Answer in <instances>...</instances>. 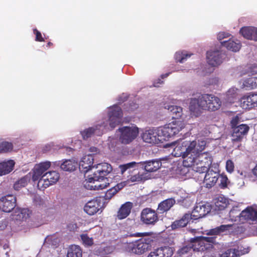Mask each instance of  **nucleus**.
I'll return each mask as SVG.
<instances>
[{
    "label": "nucleus",
    "instance_id": "62",
    "mask_svg": "<svg viewBox=\"0 0 257 257\" xmlns=\"http://www.w3.org/2000/svg\"><path fill=\"white\" fill-rule=\"evenodd\" d=\"M203 257H215L213 255H210V256H207V255H204Z\"/></svg>",
    "mask_w": 257,
    "mask_h": 257
},
{
    "label": "nucleus",
    "instance_id": "9",
    "mask_svg": "<svg viewBox=\"0 0 257 257\" xmlns=\"http://www.w3.org/2000/svg\"><path fill=\"white\" fill-rule=\"evenodd\" d=\"M141 221L147 225H155L159 221L157 212L151 208L143 209L141 213Z\"/></svg>",
    "mask_w": 257,
    "mask_h": 257
},
{
    "label": "nucleus",
    "instance_id": "49",
    "mask_svg": "<svg viewBox=\"0 0 257 257\" xmlns=\"http://www.w3.org/2000/svg\"><path fill=\"white\" fill-rule=\"evenodd\" d=\"M234 163L230 160H228L226 163V169L227 172L232 173L234 171Z\"/></svg>",
    "mask_w": 257,
    "mask_h": 257
},
{
    "label": "nucleus",
    "instance_id": "51",
    "mask_svg": "<svg viewBox=\"0 0 257 257\" xmlns=\"http://www.w3.org/2000/svg\"><path fill=\"white\" fill-rule=\"evenodd\" d=\"M239 121V117L237 116H235L233 117L232 120H231V125L232 128L238 126L237 124Z\"/></svg>",
    "mask_w": 257,
    "mask_h": 257
},
{
    "label": "nucleus",
    "instance_id": "34",
    "mask_svg": "<svg viewBox=\"0 0 257 257\" xmlns=\"http://www.w3.org/2000/svg\"><path fill=\"white\" fill-rule=\"evenodd\" d=\"M221 43L222 46L225 47L228 50L233 52L239 51L241 48V44L239 42H236L230 39L227 41L221 42Z\"/></svg>",
    "mask_w": 257,
    "mask_h": 257
},
{
    "label": "nucleus",
    "instance_id": "21",
    "mask_svg": "<svg viewBox=\"0 0 257 257\" xmlns=\"http://www.w3.org/2000/svg\"><path fill=\"white\" fill-rule=\"evenodd\" d=\"M51 166L50 162H45L41 163L39 164L35 165L34 169V172L32 179L34 181H37L42 179V176L44 172L48 170Z\"/></svg>",
    "mask_w": 257,
    "mask_h": 257
},
{
    "label": "nucleus",
    "instance_id": "15",
    "mask_svg": "<svg viewBox=\"0 0 257 257\" xmlns=\"http://www.w3.org/2000/svg\"><path fill=\"white\" fill-rule=\"evenodd\" d=\"M59 177V174L56 171H49L44 174L42 176V179L39 180L38 184H41L43 182L42 185L44 187L47 188L55 184L58 181Z\"/></svg>",
    "mask_w": 257,
    "mask_h": 257
},
{
    "label": "nucleus",
    "instance_id": "57",
    "mask_svg": "<svg viewBox=\"0 0 257 257\" xmlns=\"http://www.w3.org/2000/svg\"><path fill=\"white\" fill-rule=\"evenodd\" d=\"M252 172L253 175L257 177V165L253 169Z\"/></svg>",
    "mask_w": 257,
    "mask_h": 257
},
{
    "label": "nucleus",
    "instance_id": "7",
    "mask_svg": "<svg viewBox=\"0 0 257 257\" xmlns=\"http://www.w3.org/2000/svg\"><path fill=\"white\" fill-rule=\"evenodd\" d=\"M151 247V245L148 240L144 238H141L135 241L127 242L125 246V250L130 253L136 254H142Z\"/></svg>",
    "mask_w": 257,
    "mask_h": 257
},
{
    "label": "nucleus",
    "instance_id": "27",
    "mask_svg": "<svg viewBox=\"0 0 257 257\" xmlns=\"http://www.w3.org/2000/svg\"><path fill=\"white\" fill-rule=\"evenodd\" d=\"M133 207V203L127 202L122 205L117 212V218L119 219H123L127 217L131 213Z\"/></svg>",
    "mask_w": 257,
    "mask_h": 257
},
{
    "label": "nucleus",
    "instance_id": "54",
    "mask_svg": "<svg viewBox=\"0 0 257 257\" xmlns=\"http://www.w3.org/2000/svg\"><path fill=\"white\" fill-rule=\"evenodd\" d=\"M163 83V81L160 78L158 79L156 81L154 82V86L155 87H158L159 84H162Z\"/></svg>",
    "mask_w": 257,
    "mask_h": 257
},
{
    "label": "nucleus",
    "instance_id": "41",
    "mask_svg": "<svg viewBox=\"0 0 257 257\" xmlns=\"http://www.w3.org/2000/svg\"><path fill=\"white\" fill-rule=\"evenodd\" d=\"M30 180L29 177L27 176H25L17 181H16L14 184V188L15 190H19L23 187H25L28 183V182Z\"/></svg>",
    "mask_w": 257,
    "mask_h": 257
},
{
    "label": "nucleus",
    "instance_id": "39",
    "mask_svg": "<svg viewBox=\"0 0 257 257\" xmlns=\"http://www.w3.org/2000/svg\"><path fill=\"white\" fill-rule=\"evenodd\" d=\"M242 86L246 89H252L257 88V77H250L244 80Z\"/></svg>",
    "mask_w": 257,
    "mask_h": 257
},
{
    "label": "nucleus",
    "instance_id": "63",
    "mask_svg": "<svg viewBox=\"0 0 257 257\" xmlns=\"http://www.w3.org/2000/svg\"><path fill=\"white\" fill-rule=\"evenodd\" d=\"M72 225H73H73H74L75 228L77 227V225H76V224H73Z\"/></svg>",
    "mask_w": 257,
    "mask_h": 257
},
{
    "label": "nucleus",
    "instance_id": "42",
    "mask_svg": "<svg viewBox=\"0 0 257 257\" xmlns=\"http://www.w3.org/2000/svg\"><path fill=\"white\" fill-rule=\"evenodd\" d=\"M229 217L232 220L236 221L238 218L241 221V212L237 206L233 207L229 211Z\"/></svg>",
    "mask_w": 257,
    "mask_h": 257
},
{
    "label": "nucleus",
    "instance_id": "32",
    "mask_svg": "<svg viewBox=\"0 0 257 257\" xmlns=\"http://www.w3.org/2000/svg\"><path fill=\"white\" fill-rule=\"evenodd\" d=\"M231 224L221 225L215 228L210 229L206 231V234L208 235H217L220 234L221 233L229 230L231 227Z\"/></svg>",
    "mask_w": 257,
    "mask_h": 257
},
{
    "label": "nucleus",
    "instance_id": "14",
    "mask_svg": "<svg viewBox=\"0 0 257 257\" xmlns=\"http://www.w3.org/2000/svg\"><path fill=\"white\" fill-rule=\"evenodd\" d=\"M159 131H160L159 127L146 131L142 135L143 140L144 142L150 144H155L158 141H161V133Z\"/></svg>",
    "mask_w": 257,
    "mask_h": 257
},
{
    "label": "nucleus",
    "instance_id": "23",
    "mask_svg": "<svg viewBox=\"0 0 257 257\" xmlns=\"http://www.w3.org/2000/svg\"><path fill=\"white\" fill-rule=\"evenodd\" d=\"M173 252V249L171 247H161L150 252L147 257H171Z\"/></svg>",
    "mask_w": 257,
    "mask_h": 257
},
{
    "label": "nucleus",
    "instance_id": "35",
    "mask_svg": "<svg viewBox=\"0 0 257 257\" xmlns=\"http://www.w3.org/2000/svg\"><path fill=\"white\" fill-rule=\"evenodd\" d=\"M214 204L215 209L216 210L221 211L227 207L229 202L227 198L224 197L219 196L215 199Z\"/></svg>",
    "mask_w": 257,
    "mask_h": 257
},
{
    "label": "nucleus",
    "instance_id": "19",
    "mask_svg": "<svg viewBox=\"0 0 257 257\" xmlns=\"http://www.w3.org/2000/svg\"><path fill=\"white\" fill-rule=\"evenodd\" d=\"M240 104L243 109H250L257 106V94L250 93L243 96L240 98Z\"/></svg>",
    "mask_w": 257,
    "mask_h": 257
},
{
    "label": "nucleus",
    "instance_id": "17",
    "mask_svg": "<svg viewBox=\"0 0 257 257\" xmlns=\"http://www.w3.org/2000/svg\"><path fill=\"white\" fill-rule=\"evenodd\" d=\"M206 58L209 65L215 67L222 62V54L219 50H210L207 52Z\"/></svg>",
    "mask_w": 257,
    "mask_h": 257
},
{
    "label": "nucleus",
    "instance_id": "1",
    "mask_svg": "<svg viewBox=\"0 0 257 257\" xmlns=\"http://www.w3.org/2000/svg\"><path fill=\"white\" fill-rule=\"evenodd\" d=\"M205 142L198 143L196 151L190 157L183 160V165L186 167H193V169L199 173H204L210 169L212 158L208 152H201L205 149Z\"/></svg>",
    "mask_w": 257,
    "mask_h": 257
},
{
    "label": "nucleus",
    "instance_id": "11",
    "mask_svg": "<svg viewBox=\"0 0 257 257\" xmlns=\"http://www.w3.org/2000/svg\"><path fill=\"white\" fill-rule=\"evenodd\" d=\"M108 112L109 126L113 129L121 122L123 113L121 108L117 105L112 106Z\"/></svg>",
    "mask_w": 257,
    "mask_h": 257
},
{
    "label": "nucleus",
    "instance_id": "55",
    "mask_svg": "<svg viewBox=\"0 0 257 257\" xmlns=\"http://www.w3.org/2000/svg\"><path fill=\"white\" fill-rule=\"evenodd\" d=\"M141 179V178H140L139 176L137 177L136 175L133 176L131 178V180L133 182L139 181Z\"/></svg>",
    "mask_w": 257,
    "mask_h": 257
},
{
    "label": "nucleus",
    "instance_id": "36",
    "mask_svg": "<svg viewBox=\"0 0 257 257\" xmlns=\"http://www.w3.org/2000/svg\"><path fill=\"white\" fill-rule=\"evenodd\" d=\"M67 257H82L81 248L78 245H71L68 249Z\"/></svg>",
    "mask_w": 257,
    "mask_h": 257
},
{
    "label": "nucleus",
    "instance_id": "46",
    "mask_svg": "<svg viewBox=\"0 0 257 257\" xmlns=\"http://www.w3.org/2000/svg\"><path fill=\"white\" fill-rule=\"evenodd\" d=\"M220 177V183L219 186L221 189H225L227 188L228 184L230 183L227 177L225 175H221Z\"/></svg>",
    "mask_w": 257,
    "mask_h": 257
},
{
    "label": "nucleus",
    "instance_id": "50",
    "mask_svg": "<svg viewBox=\"0 0 257 257\" xmlns=\"http://www.w3.org/2000/svg\"><path fill=\"white\" fill-rule=\"evenodd\" d=\"M17 216L19 217L20 219L21 218L23 220H26L29 217L28 210L25 209H22Z\"/></svg>",
    "mask_w": 257,
    "mask_h": 257
},
{
    "label": "nucleus",
    "instance_id": "56",
    "mask_svg": "<svg viewBox=\"0 0 257 257\" xmlns=\"http://www.w3.org/2000/svg\"><path fill=\"white\" fill-rule=\"evenodd\" d=\"M170 74V73H167L161 75V79H164V78L167 77Z\"/></svg>",
    "mask_w": 257,
    "mask_h": 257
},
{
    "label": "nucleus",
    "instance_id": "33",
    "mask_svg": "<svg viewBox=\"0 0 257 257\" xmlns=\"http://www.w3.org/2000/svg\"><path fill=\"white\" fill-rule=\"evenodd\" d=\"M77 163L73 160H66L60 165L61 169L64 171L72 172L77 167Z\"/></svg>",
    "mask_w": 257,
    "mask_h": 257
},
{
    "label": "nucleus",
    "instance_id": "13",
    "mask_svg": "<svg viewBox=\"0 0 257 257\" xmlns=\"http://www.w3.org/2000/svg\"><path fill=\"white\" fill-rule=\"evenodd\" d=\"M16 197L13 195H7L0 198V209L5 212H11L16 207Z\"/></svg>",
    "mask_w": 257,
    "mask_h": 257
},
{
    "label": "nucleus",
    "instance_id": "25",
    "mask_svg": "<svg viewBox=\"0 0 257 257\" xmlns=\"http://www.w3.org/2000/svg\"><path fill=\"white\" fill-rule=\"evenodd\" d=\"M241 35L245 39L257 41V28L254 27H244L239 31Z\"/></svg>",
    "mask_w": 257,
    "mask_h": 257
},
{
    "label": "nucleus",
    "instance_id": "20",
    "mask_svg": "<svg viewBox=\"0 0 257 257\" xmlns=\"http://www.w3.org/2000/svg\"><path fill=\"white\" fill-rule=\"evenodd\" d=\"M94 161L93 156L91 155H86L82 157L79 163V170L80 171L86 173L92 168H94L96 165L93 166Z\"/></svg>",
    "mask_w": 257,
    "mask_h": 257
},
{
    "label": "nucleus",
    "instance_id": "48",
    "mask_svg": "<svg viewBox=\"0 0 257 257\" xmlns=\"http://www.w3.org/2000/svg\"><path fill=\"white\" fill-rule=\"evenodd\" d=\"M34 34L36 35L35 40L38 42H44L45 41L44 38L40 31L37 29L33 30Z\"/></svg>",
    "mask_w": 257,
    "mask_h": 257
},
{
    "label": "nucleus",
    "instance_id": "58",
    "mask_svg": "<svg viewBox=\"0 0 257 257\" xmlns=\"http://www.w3.org/2000/svg\"><path fill=\"white\" fill-rule=\"evenodd\" d=\"M138 105L137 104L133 103V107L130 108L129 110H132L134 109H136V108H138Z\"/></svg>",
    "mask_w": 257,
    "mask_h": 257
},
{
    "label": "nucleus",
    "instance_id": "61",
    "mask_svg": "<svg viewBox=\"0 0 257 257\" xmlns=\"http://www.w3.org/2000/svg\"><path fill=\"white\" fill-rule=\"evenodd\" d=\"M254 69H255V70H252L251 71V72L254 73H257V67H254Z\"/></svg>",
    "mask_w": 257,
    "mask_h": 257
},
{
    "label": "nucleus",
    "instance_id": "22",
    "mask_svg": "<svg viewBox=\"0 0 257 257\" xmlns=\"http://www.w3.org/2000/svg\"><path fill=\"white\" fill-rule=\"evenodd\" d=\"M101 208L100 199H95L88 201L84 206V210L88 215H93L96 214Z\"/></svg>",
    "mask_w": 257,
    "mask_h": 257
},
{
    "label": "nucleus",
    "instance_id": "37",
    "mask_svg": "<svg viewBox=\"0 0 257 257\" xmlns=\"http://www.w3.org/2000/svg\"><path fill=\"white\" fill-rule=\"evenodd\" d=\"M165 108L170 111L173 115V118H178L180 117L182 115V108L177 105H167Z\"/></svg>",
    "mask_w": 257,
    "mask_h": 257
},
{
    "label": "nucleus",
    "instance_id": "4",
    "mask_svg": "<svg viewBox=\"0 0 257 257\" xmlns=\"http://www.w3.org/2000/svg\"><path fill=\"white\" fill-rule=\"evenodd\" d=\"M161 162L159 161L152 160L146 162H140L136 163L132 162L123 165H120L119 167L121 173L123 174L126 170L131 171V169L135 168L136 167H140L148 172H153L157 171L161 166Z\"/></svg>",
    "mask_w": 257,
    "mask_h": 257
},
{
    "label": "nucleus",
    "instance_id": "3",
    "mask_svg": "<svg viewBox=\"0 0 257 257\" xmlns=\"http://www.w3.org/2000/svg\"><path fill=\"white\" fill-rule=\"evenodd\" d=\"M221 105L220 99L213 94H205L202 95L198 99H192L191 100L190 110L196 114L200 113V109L214 111L219 109Z\"/></svg>",
    "mask_w": 257,
    "mask_h": 257
},
{
    "label": "nucleus",
    "instance_id": "45",
    "mask_svg": "<svg viewBox=\"0 0 257 257\" xmlns=\"http://www.w3.org/2000/svg\"><path fill=\"white\" fill-rule=\"evenodd\" d=\"M192 54H187L184 52H177L175 54V59L177 62L183 63Z\"/></svg>",
    "mask_w": 257,
    "mask_h": 257
},
{
    "label": "nucleus",
    "instance_id": "60",
    "mask_svg": "<svg viewBox=\"0 0 257 257\" xmlns=\"http://www.w3.org/2000/svg\"><path fill=\"white\" fill-rule=\"evenodd\" d=\"M53 45V43L49 42L47 43V45H46V47H48V48H49L50 47H51V46Z\"/></svg>",
    "mask_w": 257,
    "mask_h": 257
},
{
    "label": "nucleus",
    "instance_id": "59",
    "mask_svg": "<svg viewBox=\"0 0 257 257\" xmlns=\"http://www.w3.org/2000/svg\"><path fill=\"white\" fill-rule=\"evenodd\" d=\"M234 91H234V90L233 89H229V90H228V91H227V95H229V94H230V93H232H232H233V94H234Z\"/></svg>",
    "mask_w": 257,
    "mask_h": 257
},
{
    "label": "nucleus",
    "instance_id": "12",
    "mask_svg": "<svg viewBox=\"0 0 257 257\" xmlns=\"http://www.w3.org/2000/svg\"><path fill=\"white\" fill-rule=\"evenodd\" d=\"M249 248H244L237 245H233L226 248L220 254V257H240L248 253Z\"/></svg>",
    "mask_w": 257,
    "mask_h": 257
},
{
    "label": "nucleus",
    "instance_id": "53",
    "mask_svg": "<svg viewBox=\"0 0 257 257\" xmlns=\"http://www.w3.org/2000/svg\"><path fill=\"white\" fill-rule=\"evenodd\" d=\"M123 187V185L122 183L117 184L115 186L113 187L114 189H116L117 192H118L120 190H121Z\"/></svg>",
    "mask_w": 257,
    "mask_h": 257
},
{
    "label": "nucleus",
    "instance_id": "47",
    "mask_svg": "<svg viewBox=\"0 0 257 257\" xmlns=\"http://www.w3.org/2000/svg\"><path fill=\"white\" fill-rule=\"evenodd\" d=\"M117 192L116 189H114L112 187L106 191L104 196V198L105 200H110Z\"/></svg>",
    "mask_w": 257,
    "mask_h": 257
},
{
    "label": "nucleus",
    "instance_id": "24",
    "mask_svg": "<svg viewBox=\"0 0 257 257\" xmlns=\"http://www.w3.org/2000/svg\"><path fill=\"white\" fill-rule=\"evenodd\" d=\"M249 128V126L245 124H241L234 127L232 134V140L234 142L240 141L243 136L247 134Z\"/></svg>",
    "mask_w": 257,
    "mask_h": 257
},
{
    "label": "nucleus",
    "instance_id": "5",
    "mask_svg": "<svg viewBox=\"0 0 257 257\" xmlns=\"http://www.w3.org/2000/svg\"><path fill=\"white\" fill-rule=\"evenodd\" d=\"M197 146L198 144L195 141H181L175 146L172 154L176 157H182L184 159L183 160H185L196 152Z\"/></svg>",
    "mask_w": 257,
    "mask_h": 257
},
{
    "label": "nucleus",
    "instance_id": "52",
    "mask_svg": "<svg viewBox=\"0 0 257 257\" xmlns=\"http://www.w3.org/2000/svg\"><path fill=\"white\" fill-rule=\"evenodd\" d=\"M228 37V34L225 33V32H220L218 33L217 35V39L219 40H221L223 39L226 38Z\"/></svg>",
    "mask_w": 257,
    "mask_h": 257
},
{
    "label": "nucleus",
    "instance_id": "29",
    "mask_svg": "<svg viewBox=\"0 0 257 257\" xmlns=\"http://www.w3.org/2000/svg\"><path fill=\"white\" fill-rule=\"evenodd\" d=\"M101 125H96L95 127H90L81 132L83 139L86 140L91 137L92 135L95 134L96 136H101L102 134L100 130Z\"/></svg>",
    "mask_w": 257,
    "mask_h": 257
},
{
    "label": "nucleus",
    "instance_id": "30",
    "mask_svg": "<svg viewBox=\"0 0 257 257\" xmlns=\"http://www.w3.org/2000/svg\"><path fill=\"white\" fill-rule=\"evenodd\" d=\"M15 162L10 160L0 163V176L10 173L14 169Z\"/></svg>",
    "mask_w": 257,
    "mask_h": 257
},
{
    "label": "nucleus",
    "instance_id": "26",
    "mask_svg": "<svg viewBox=\"0 0 257 257\" xmlns=\"http://www.w3.org/2000/svg\"><path fill=\"white\" fill-rule=\"evenodd\" d=\"M175 203L176 201L174 198H168L159 204L157 211L158 213L163 214L169 211Z\"/></svg>",
    "mask_w": 257,
    "mask_h": 257
},
{
    "label": "nucleus",
    "instance_id": "43",
    "mask_svg": "<svg viewBox=\"0 0 257 257\" xmlns=\"http://www.w3.org/2000/svg\"><path fill=\"white\" fill-rule=\"evenodd\" d=\"M194 243L191 242L190 240V242L189 244L180 248L177 252L180 256H181L189 252L191 250L194 251Z\"/></svg>",
    "mask_w": 257,
    "mask_h": 257
},
{
    "label": "nucleus",
    "instance_id": "6",
    "mask_svg": "<svg viewBox=\"0 0 257 257\" xmlns=\"http://www.w3.org/2000/svg\"><path fill=\"white\" fill-rule=\"evenodd\" d=\"M215 236H198L191 238V242L194 243V251H204L209 250L216 244Z\"/></svg>",
    "mask_w": 257,
    "mask_h": 257
},
{
    "label": "nucleus",
    "instance_id": "16",
    "mask_svg": "<svg viewBox=\"0 0 257 257\" xmlns=\"http://www.w3.org/2000/svg\"><path fill=\"white\" fill-rule=\"evenodd\" d=\"M211 211L210 206L206 204L199 203L194 207L191 213L192 219L197 220L204 217Z\"/></svg>",
    "mask_w": 257,
    "mask_h": 257
},
{
    "label": "nucleus",
    "instance_id": "18",
    "mask_svg": "<svg viewBox=\"0 0 257 257\" xmlns=\"http://www.w3.org/2000/svg\"><path fill=\"white\" fill-rule=\"evenodd\" d=\"M257 220V210L248 206L241 212V221L253 223Z\"/></svg>",
    "mask_w": 257,
    "mask_h": 257
},
{
    "label": "nucleus",
    "instance_id": "10",
    "mask_svg": "<svg viewBox=\"0 0 257 257\" xmlns=\"http://www.w3.org/2000/svg\"><path fill=\"white\" fill-rule=\"evenodd\" d=\"M205 173L203 183L204 186L209 189L217 183L220 176L219 171L217 168L212 166Z\"/></svg>",
    "mask_w": 257,
    "mask_h": 257
},
{
    "label": "nucleus",
    "instance_id": "8",
    "mask_svg": "<svg viewBox=\"0 0 257 257\" xmlns=\"http://www.w3.org/2000/svg\"><path fill=\"white\" fill-rule=\"evenodd\" d=\"M118 131L120 133L119 141L124 145L132 143L139 135V129L135 126H122Z\"/></svg>",
    "mask_w": 257,
    "mask_h": 257
},
{
    "label": "nucleus",
    "instance_id": "44",
    "mask_svg": "<svg viewBox=\"0 0 257 257\" xmlns=\"http://www.w3.org/2000/svg\"><path fill=\"white\" fill-rule=\"evenodd\" d=\"M80 238L83 244L85 246H90L93 244V239L90 237L87 234H82L80 235Z\"/></svg>",
    "mask_w": 257,
    "mask_h": 257
},
{
    "label": "nucleus",
    "instance_id": "38",
    "mask_svg": "<svg viewBox=\"0 0 257 257\" xmlns=\"http://www.w3.org/2000/svg\"><path fill=\"white\" fill-rule=\"evenodd\" d=\"M169 126L172 127L174 133L177 135L185 127V123L180 120H176L169 123Z\"/></svg>",
    "mask_w": 257,
    "mask_h": 257
},
{
    "label": "nucleus",
    "instance_id": "31",
    "mask_svg": "<svg viewBox=\"0 0 257 257\" xmlns=\"http://www.w3.org/2000/svg\"><path fill=\"white\" fill-rule=\"evenodd\" d=\"M160 133H161V139L166 140L169 138L175 136V134L173 132L172 127L169 126V123L166 124L164 126L159 127Z\"/></svg>",
    "mask_w": 257,
    "mask_h": 257
},
{
    "label": "nucleus",
    "instance_id": "28",
    "mask_svg": "<svg viewBox=\"0 0 257 257\" xmlns=\"http://www.w3.org/2000/svg\"><path fill=\"white\" fill-rule=\"evenodd\" d=\"M192 219L190 213H185L182 217L179 219L175 220L171 225L173 229H176L186 226L189 221Z\"/></svg>",
    "mask_w": 257,
    "mask_h": 257
},
{
    "label": "nucleus",
    "instance_id": "40",
    "mask_svg": "<svg viewBox=\"0 0 257 257\" xmlns=\"http://www.w3.org/2000/svg\"><path fill=\"white\" fill-rule=\"evenodd\" d=\"M13 144L11 142L5 141H0V154L7 153L13 149Z\"/></svg>",
    "mask_w": 257,
    "mask_h": 257
},
{
    "label": "nucleus",
    "instance_id": "2",
    "mask_svg": "<svg viewBox=\"0 0 257 257\" xmlns=\"http://www.w3.org/2000/svg\"><path fill=\"white\" fill-rule=\"evenodd\" d=\"M112 170L109 164L101 163L96 165L92 176H89L83 182L85 188L90 190H99L106 188L109 184L106 177Z\"/></svg>",
    "mask_w": 257,
    "mask_h": 257
}]
</instances>
